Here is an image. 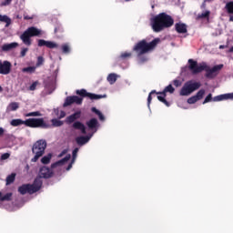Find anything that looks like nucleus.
<instances>
[{"instance_id": "nucleus-1", "label": "nucleus", "mask_w": 233, "mask_h": 233, "mask_svg": "<svg viewBox=\"0 0 233 233\" xmlns=\"http://www.w3.org/2000/svg\"><path fill=\"white\" fill-rule=\"evenodd\" d=\"M54 175V171L50 169V167H43L40 168L39 171V177H36L32 185L25 184L18 188V192L20 194H35L41 189L43 187V180L41 179L44 177L45 179H48L51 176Z\"/></svg>"}, {"instance_id": "nucleus-2", "label": "nucleus", "mask_w": 233, "mask_h": 233, "mask_svg": "<svg viewBox=\"0 0 233 233\" xmlns=\"http://www.w3.org/2000/svg\"><path fill=\"white\" fill-rule=\"evenodd\" d=\"M161 39L159 38H155L151 42H148L147 39H143L140 42H138L135 46H134V51L136 52L139 63H145V61H148V57L144 56V54H148V52H152L157 45H159V42Z\"/></svg>"}, {"instance_id": "nucleus-3", "label": "nucleus", "mask_w": 233, "mask_h": 233, "mask_svg": "<svg viewBox=\"0 0 233 233\" xmlns=\"http://www.w3.org/2000/svg\"><path fill=\"white\" fill-rule=\"evenodd\" d=\"M174 25V18L167 13H161L151 19V26L154 32H161L165 28H170Z\"/></svg>"}, {"instance_id": "nucleus-4", "label": "nucleus", "mask_w": 233, "mask_h": 233, "mask_svg": "<svg viewBox=\"0 0 233 233\" xmlns=\"http://www.w3.org/2000/svg\"><path fill=\"white\" fill-rule=\"evenodd\" d=\"M10 125L11 127H21V125H25L30 128H48L50 127L45 123V119L43 118H29L26 120L15 118L10 121Z\"/></svg>"}, {"instance_id": "nucleus-5", "label": "nucleus", "mask_w": 233, "mask_h": 233, "mask_svg": "<svg viewBox=\"0 0 233 233\" xmlns=\"http://www.w3.org/2000/svg\"><path fill=\"white\" fill-rule=\"evenodd\" d=\"M41 34H43L41 29L31 26L20 35V39L24 45L30 46L32 45V39L30 37H37V35H41Z\"/></svg>"}, {"instance_id": "nucleus-6", "label": "nucleus", "mask_w": 233, "mask_h": 233, "mask_svg": "<svg viewBox=\"0 0 233 233\" xmlns=\"http://www.w3.org/2000/svg\"><path fill=\"white\" fill-rule=\"evenodd\" d=\"M45 150H46V140H37L32 147V152L35 155V157L31 159L32 163H37L39 157H43Z\"/></svg>"}, {"instance_id": "nucleus-7", "label": "nucleus", "mask_w": 233, "mask_h": 233, "mask_svg": "<svg viewBox=\"0 0 233 233\" xmlns=\"http://www.w3.org/2000/svg\"><path fill=\"white\" fill-rule=\"evenodd\" d=\"M201 83L194 82L192 80L187 81L184 84L183 87L180 90V96H190L192 92H196L198 88H200Z\"/></svg>"}, {"instance_id": "nucleus-8", "label": "nucleus", "mask_w": 233, "mask_h": 233, "mask_svg": "<svg viewBox=\"0 0 233 233\" xmlns=\"http://www.w3.org/2000/svg\"><path fill=\"white\" fill-rule=\"evenodd\" d=\"M207 66L206 62H202L198 64V61L194 59H188V68L190 72L194 75L200 74V72H203Z\"/></svg>"}, {"instance_id": "nucleus-9", "label": "nucleus", "mask_w": 233, "mask_h": 233, "mask_svg": "<svg viewBox=\"0 0 233 233\" xmlns=\"http://www.w3.org/2000/svg\"><path fill=\"white\" fill-rule=\"evenodd\" d=\"M223 64L209 67L208 65H207L206 63V67H204V70L206 72V77H208V79H214V77H217L219 72H221Z\"/></svg>"}, {"instance_id": "nucleus-10", "label": "nucleus", "mask_w": 233, "mask_h": 233, "mask_svg": "<svg viewBox=\"0 0 233 233\" xmlns=\"http://www.w3.org/2000/svg\"><path fill=\"white\" fill-rule=\"evenodd\" d=\"M12 72V63L7 60H0V75L8 76Z\"/></svg>"}, {"instance_id": "nucleus-11", "label": "nucleus", "mask_w": 233, "mask_h": 233, "mask_svg": "<svg viewBox=\"0 0 233 233\" xmlns=\"http://www.w3.org/2000/svg\"><path fill=\"white\" fill-rule=\"evenodd\" d=\"M76 94L82 97H89V99H103L106 97V95H96L86 92L85 89L76 90Z\"/></svg>"}, {"instance_id": "nucleus-12", "label": "nucleus", "mask_w": 233, "mask_h": 233, "mask_svg": "<svg viewBox=\"0 0 233 233\" xmlns=\"http://www.w3.org/2000/svg\"><path fill=\"white\" fill-rule=\"evenodd\" d=\"M86 127L91 130V134H96L97 130H99V122L97 121L96 118H91L86 123Z\"/></svg>"}, {"instance_id": "nucleus-13", "label": "nucleus", "mask_w": 233, "mask_h": 233, "mask_svg": "<svg viewBox=\"0 0 233 233\" xmlns=\"http://www.w3.org/2000/svg\"><path fill=\"white\" fill-rule=\"evenodd\" d=\"M73 103H76V105H81V103H83V98L77 96H67L63 106H70Z\"/></svg>"}, {"instance_id": "nucleus-14", "label": "nucleus", "mask_w": 233, "mask_h": 233, "mask_svg": "<svg viewBox=\"0 0 233 233\" xmlns=\"http://www.w3.org/2000/svg\"><path fill=\"white\" fill-rule=\"evenodd\" d=\"M93 137H94V134H88L86 137H77L76 138V141L77 145H79L80 147H83V145H86V143H88V141H90V139H92Z\"/></svg>"}, {"instance_id": "nucleus-15", "label": "nucleus", "mask_w": 233, "mask_h": 233, "mask_svg": "<svg viewBox=\"0 0 233 233\" xmlns=\"http://www.w3.org/2000/svg\"><path fill=\"white\" fill-rule=\"evenodd\" d=\"M79 117H81V111H76V113L72 114L71 116L66 118V123L70 125V123H74V121L79 119Z\"/></svg>"}, {"instance_id": "nucleus-16", "label": "nucleus", "mask_w": 233, "mask_h": 233, "mask_svg": "<svg viewBox=\"0 0 233 233\" xmlns=\"http://www.w3.org/2000/svg\"><path fill=\"white\" fill-rule=\"evenodd\" d=\"M72 127L75 130H80L82 134H86V127L80 121L74 122Z\"/></svg>"}, {"instance_id": "nucleus-17", "label": "nucleus", "mask_w": 233, "mask_h": 233, "mask_svg": "<svg viewBox=\"0 0 233 233\" xmlns=\"http://www.w3.org/2000/svg\"><path fill=\"white\" fill-rule=\"evenodd\" d=\"M17 46H19V44H17V42L5 44L2 46V50H3V52H10V50H14V48H17Z\"/></svg>"}, {"instance_id": "nucleus-18", "label": "nucleus", "mask_w": 233, "mask_h": 233, "mask_svg": "<svg viewBox=\"0 0 233 233\" xmlns=\"http://www.w3.org/2000/svg\"><path fill=\"white\" fill-rule=\"evenodd\" d=\"M175 28L177 34H187V25L181 22L177 23Z\"/></svg>"}, {"instance_id": "nucleus-19", "label": "nucleus", "mask_w": 233, "mask_h": 233, "mask_svg": "<svg viewBox=\"0 0 233 233\" xmlns=\"http://www.w3.org/2000/svg\"><path fill=\"white\" fill-rule=\"evenodd\" d=\"M10 199H12V193H6L4 195L0 192V208H3V203H5V201H10Z\"/></svg>"}, {"instance_id": "nucleus-20", "label": "nucleus", "mask_w": 233, "mask_h": 233, "mask_svg": "<svg viewBox=\"0 0 233 233\" xmlns=\"http://www.w3.org/2000/svg\"><path fill=\"white\" fill-rule=\"evenodd\" d=\"M119 77H121L119 75L116 74V73H110L106 79L107 82L109 83V85H114L116 83V81H117V79H119Z\"/></svg>"}, {"instance_id": "nucleus-21", "label": "nucleus", "mask_w": 233, "mask_h": 233, "mask_svg": "<svg viewBox=\"0 0 233 233\" xmlns=\"http://www.w3.org/2000/svg\"><path fill=\"white\" fill-rule=\"evenodd\" d=\"M0 23H5V28L12 25V18L6 15H0Z\"/></svg>"}, {"instance_id": "nucleus-22", "label": "nucleus", "mask_w": 233, "mask_h": 233, "mask_svg": "<svg viewBox=\"0 0 233 233\" xmlns=\"http://www.w3.org/2000/svg\"><path fill=\"white\" fill-rule=\"evenodd\" d=\"M70 157H72L70 155H67L65 158L61 159L60 161H57L51 165V167L56 168V167H61V165H65V163H67V161H70Z\"/></svg>"}, {"instance_id": "nucleus-23", "label": "nucleus", "mask_w": 233, "mask_h": 233, "mask_svg": "<svg viewBox=\"0 0 233 233\" xmlns=\"http://www.w3.org/2000/svg\"><path fill=\"white\" fill-rule=\"evenodd\" d=\"M77 152H79V147H76L73 150V158L71 163L66 167L67 171L70 170V168H72V166L76 163V159H77Z\"/></svg>"}, {"instance_id": "nucleus-24", "label": "nucleus", "mask_w": 233, "mask_h": 233, "mask_svg": "<svg viewBox=\"0 0 233 233\" xmlns=\"http://www.w3.org/2000/svg\"><path fill=\"white\" fill-rule=\"evenodd\" d=\"M19 108V103L12 102L8 105L6 112H15Z\"/></svg>"}, {"instance_id": "nucleus-25", "label": "nucleus", "mask_w": 233, "mask_h": 233, "mask_svg": "<svg viewBox=\"0 0 233 233\" xmlns=\"http://www.w3.org/2000/svg\"><path fill=\"white\" fill-rule=\"evenodd\" d=\"M54 114L58 119H63V117L66 116V113L63 110H59V108H55Z\"/></svg>"}, {"instance_id": "nucleus-26", "label": "nucleus", "mask_w": 233, "mask_h": 233, "mask_svg": "<svg viewBox=\"0 0 233 233\" xmlns=\"http://www.w3.org/2000/svg\"><path fill=\"white\" fill-rule=\"evenodd\" d=\"M52 160V153H49L46 156H44L42 158H41V163L43 165H48V163H50V161Z\"/></svg>"}, {"instance_id": "nucleus-27", "label": "nucleus", "mask_w": 233, "mask_h": 233, "mask_svg": "<svg viewBox=\"0 0 233 233\" xmlns=\"http://www.w3.org/2000/svg\"><path fill=\"white\" fill-rule=\"evenodd\" d=\"M220 101H227V95L222 94L213 97L214 103H219Z\"/></svg>"}, {"instance_id": "nucleus-28", "label": "nucleus", "mask_w": 233, "mask_h": 233, "mask_svg": "<svg viewBox=\"0 0 233 233\" xmlns=\"http://www.w3.org/2000/svg\"><path fill=\"white\" fill-rule=\"evenodd\" d=\"M176 89L174 88V86H172V85H168L167 86H166L165 87V89H164V91L163 92H161V93H159V94H161L162 96H167L166 94H167V92H169V94H174V91H175Z\"/></svg>"}, {"instance_id": "nucleus-29", "label": "nucleus", "mask_w": 233, "mask_h": 233, "mask_svg": "<svg viewBox=\"0 0 233 233\" xmlns=\"http://www.w3.org/2000/svg\"><path fill=\"white\" fill-rule=\"evenodd\" d=\"M91 110H92V112L96 114V116H98V118L100 121H105V116L103 115V113H101V111H99V109H97L96 107H92Z\"/></svg>"}, {"instance_id": "nucleus-30", "label": "nucleus", "mask_w": 233, "mask_h": 233, "mask_svg": "<svg viewBox=\"0 0 233 233\" xmlns=\"http://www.w3.org/2000/svg\"><path fill=\"white\" fill-rule=\"evenodd\" d=\"M5 181L6 185H12V183L15 181V173H12L11 175L7 176Z\"/></svg>"}, {"instance_id": "nucleus-31", "label": "nucleus", "mask_w": 233, "mask_h": 233, "mask_svg": "<svg viewBox=\"0 0 233 233\" xmlns=\"http://www.w3.org/2000/svg\"><path fill=\"white\" fill-rule=\"evenodd\" d=\"M35 66H28L22 69V72L27 73V74H34L35 72Z\"/></svg>"}, {"instance_id": "nucleus-32", "label": "nucleus", "mask_w": 233, "mask_h": 233, "mask_svg": "<svg viewBox=\"0 0 233 233\" xmlns=\"http://www.w3.org/2000/svg\"><path fill=\"white\" fill-rule=\"evenodd\" d=\"M51 123L53 125V127H63V121L57 119V118H53L51 120Z\"/></svg>"}, {"instance_id": "nucleus-33", "label": "nucleus", "mask_w": 233, "mask_h": 233, "mask_svg": "<svg viewBox=\"0 0 233 233\" xmlns=\"http://www.w3.org/2000/svg\"><path fill=\"white\" fill-rule=\"evenodd\" d=\"M41 116V113L39 111L30 112L25 114V117H39Z\"/></svg>"}, {"instance_id": "nucleus-34", "label": "nucleus", "mask_w": 233, "mask_h": 233, "mask_svg": "<svg viewBox=\"0 0 233 233\" xmlns=\"http://www.w3.org/2000/svg\"><path fill=\"white\" fill-rule=\"evenodd\" d=\"M205 96V89H200L197 95H195V97L199 101L203 99V96Z\"/></svg>"}, {"instance_id": "nucleus-35", "label": "nucleus", "mask_w": 233, "mask_h": 233, "mask_svg": "<svg viewBox=\"0 0 233 233\" xmlns=\"http://www.w3.org/2000/svg\"><path fill=\"white\" fill-rule=\"evenodd\" d=\"M167 96L163 95V96H157V99L158 101H160L161 103H164V105H166V106H170V103H168V101H167V99H165Z\"/></svg>"}, {"instance_id": "nucleus-36", "label": "nucleus", "mask_w": 233, "mask_h": 233, "mask_svg": "<svg viewBox=\"0 0 233 233\" xmlns=\"http://www.w3.org/2000/svg\"><path fill=\"white\" fill-rule=\"evenodd\" d=\"M211 101H214V97H212V94L209 93L202 102V105H207V103H210Z\"/></svg>"}, {"instance_id": "nucleus-37", "label": "nucleus", "mask_w": 233, "mask_h": 233, "mask_svg": "<svg viewBox=\"0 0 233 233\" xmlns=\"http://www.w3.org/2000/svg\"><path fill=\"white\" fill-rule=\"evenodd\" d=\"M46 46V48H57V46H59V45H57L56 42L47 41Z\"/></svg>"}, {"instance_id": "nucleus-38", "label": "nucleus", "mask_w": 233, "mask_h": 233, "mask_svg": "<svg viewBox=\"0 0 233 233\" xmlns=\"http://www.w3.org/2000/svg\"><path fill=\"white\" fill-rule=\"evenodd\" d=\"M46 46V48H57V46H59V45H57L56 42L47 41Z\"/></svg>"}, {"instance_id": "nucleus-39", "label": "nucleus", "mask_w": 233, "mask_h": 233, "mask_svg": "<svg viewBox=\"0 0 233 233\" xmlns=\"http://www.w3.org/2000/svg\"><path fill=\"white\" fill-rule=\"evenodd\" d=\"M62 52L64 54H70V46L68 44H64L62 46Z\"/></svg>"}, {"instance_id": "nucleus-40", "label": "nucleus", "mask_w": 233, "mask_h": 233, "mask_svg": "<svg viewBox=\"0 0 233 233\" xmlns=\"http://www.w3.org/2000/svg\"><path fill=\"white\" fill-rule=\"evenodd\" d=\"M120 59H128L129 57H132V53L124 52L120 55Z\"/></svg>"}, {"instance_id": "nucleus-41", "label": "nucleus", "mask_w": 233, "mask_h": 233, "mask_svg": "<svg viewBox=\"0 0 233 233\" xmlns=\"http://www.w3.org/2000/svg\"><path fill=\"white\" fill-rule=\"evenodd\" d=\"M226 8L228 14H233V2H229L226 5Z\"/></svg>"}, {"instance_id": "nucleus-42", "label": "nucleus", "mask_w": 233, "mask_h": 233, "mask_svg": "<svg viewBox=\"0 0 233 233\" xmlns=\"http://www.w3.org/2000/svg\"><path fill=\"white\" fill-rule=\"evenodd\" d=\"M45 63V58H43V56H38L37 57V62H36V66H35V68L41 66V65H43Z\"/></svg>"}, {"instance_id": "nucleus-43", "label": "nucleus", "mask_w": 233, "mask_h": 233, "mask_svg": "<svg viewBox=\"0 0 233 233\" xmlns=\"http://www.w3.org/2000/svg\"><path fill=\"white\" fill-rule=\"evenodd\" d=\"M198 98L196 97V96H191V97H189L188 99H187V103H188V105H194L195 103H198Z\"/></svg>"}, {"instance_id": "nucleus-44", "label": "nucleus", "mask_w": 233, "mask_h": 233, "mask_svg": "<svg viewBox=\"0 0 233 233\" xmlns=\"http://www.w3.org/2000/svg\"><path fill=\"white\" fill-rule=\"evenodd\" d=\"M152 94H156V90L150 92L147 97V106L150 107V103H152Z\"/></svg>"}, {"instance_id": "nucleus-45", "label": "nucleus", "mask_w": 233, "mask_h": 233, "mask_svg": "<svg viewBox=\"0 0 233 233\" xmlns=\"http://www.w3.org/2000/svg\"><path fill=\"white\" fill-rule=\"evenodd\" d=\"M12 5V0H5L0 4V6H10Z\"/></svg>"}, {"instance_id": "nucleus-46", "label": "nucleus", "mask_w": 233, "mask_h": 233, "mask_svg": "<svg viewBox=\"0 0 233 233\" xmlns=\"http://www.w3.org/2000/svg\"><path fill=\"white\" fill-rule=\"evenodd\" d=\"M210 15V11H204L201 15H198V17L205 18Z\"/></svg>"}, {"instance_id": "nucleus-47", "label": "nucleus", "mask_w": 233, "mask_h": 233, "mask_svg": "<svg viewBox=\"0 0 233 233\" xmlns=\"http://www.w3.org/2000/svg\"><path fill=\"white\" fill-rule=\"evenodd\" d=\"M27 52H28V48H26V47L22 48V50L20 52V57H25V56H26Z\"/></svg>"}, {"instance_id": "nucleus-48", "label": "nucleus", "mask_w": 233, "mask_h": 233, "mask_svg": "<svg viewBox=\"0 0 233 233\" xmlns=\"http://www.w3.org/2000/svg\"><path fill=\"white\" fill-rule=\"evenodd\" d=\"M226 100L233 101V93H226Z\"/></svg>"}, {"instance_id": "nucleus-49", "label": "nucleus", "mask_w": 233, "mask_h": 233, "mask_svg": "<svg viewBox=\"0 0 233 233\" xmlns=\"http://www.w3.org/2000/svg\"><path fill=\"white\" fill-rule=\"evenodd\" d=\"M8 157H10V153H4L1 156V161H5V160L8 159Z\"/></svg>"}, {"instance_id": "nucleus-50", "label": "nucleus", "mask_w": 233, "mask_h": 233, "mask_svg": "<svg viewBox=\"0 0 233 233\" xmlns=\"http://www.w3.org/2000/svg\"><path fill=\"white\" fill-rule=\"evenodd\" d=\"M46 40L39 39L38 40V46H46Z\"/></svg>"}, {"instance_id": "nucleus-51", "label": "nucleus", "mask_w": 233, "mask_h": 233, "mask_svg": "<svg viewBox=\"0 0 233 233\" xmlns=\"http://www.w3.org/2000/svg\"><path fill=\"white\" fill-rule=\"evenodd\" d=\"M35 88H37V82H34V83L29 86V90H31V91L35 90Z\"/></svg>"}, {"instance_id": "nucleus-52", "label": "nucleus", "mask_w": 233, "mask_h": 233, "mask_svg": "<svg viewBox=\"0 0 233 233\" xmlns=\"http://www.w3.org/2000/svg\"><path fill=\"white\" fill-rule=\"evenodd\" d=\"M173 85L175 86H181V81H179V80H174L173 81Z\"/></svg>"}, {"instance_id": "nucleus-53", "label": "nucleus", "mask_w": 233, "mask_h": 233, "mask_svg": "<svg viewBox=\"0 0 233 233\" xmlns=\"http://www.w3.org/2000/svg\"><path fill=\"white\" fill-rule=\"evenodd\" d=\"M214 0H204L202 6H205V3H212Z\"/></svg>"}, {"instance_id": "nucleus-54", "label": "nucleus", "mask_w": 233, "mask_h": 233, "mask_svg": "<svg viewBox=\"0 0 233 233\" xmlns=\"http://www.w3.org/2000/svg\"><path fill=\"white\" fill-rule=\"evenodd\" d=\"M5 134V128L0 127V136H3Z\"/></svg>"}, {"instance_id": "nucleus-55", "label": "nucleus", "mask_w": 233, "mask_h": 233, "mask_svg": "<svg viewBox=\"0 0 233 233\" xmlns=\"http://www.w3.org/2000/svg\"><path fill=\"white\" fill-rule=\"evenodd\" d=\"M220 50H222L223 48H227V46H219Z\"/></svg>"}, {"instance_id": "nucleus-56", "label": "nucleus", "mask_w": 233, "mask_h": 233, "mask_svg": "<svg viewBox=\"0 0 233 233\" xmlns=\"http://www.w3.org/2000/svg\"><path fill=\"white\" fill-rule=\"evenodd\" d=\"M229 52H233V46L230 47Z\"/></svg>"}, {"instance_id": "nucleus-57", "label": "nucleus", "mask_w": 233, "mask_h": 233, "mask_svg": "<svg viewBox=\"0 0 233 233\" xmlns=\"http://www.w3.org/2000/svg\"><path fill=\"white\" fill-rule=\"evenodd\" d=\"M230 21H232V22H233V16H231V17H230Z\"/></svg>"}, {"instance_id": "nucleus-58", "label": "nucleus", "mask_w": 233, "mask_h": 233, "mask_svg": "<svg viewBox=\"0 0 233 233\" xmlns=\"http://www.w3.org/2000/svg\"><path fill=\"white\" fill-rule=\"evenodd\" d=\"M0 90H1V86H0Z\"/></svg>"}]
</instances>
